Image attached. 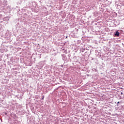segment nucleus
I'll list each match as a JSON object with an SVG mask.
<instances>
[{
    "label": "nucleus",
    "instance_id": "obj_1",
    "mask_svg": "<svg viewBox=\"0 0 124 124\" xmlns=\"http://www.w3.org/2000/svg\"><path fill=\"white\" fill-rule=\"evenodd\" d=\"M114 35H115V36H119V35H120V32H119V31H117L116 32V33H115Z\"/></svg>",
    "mask_w": 124,
    "mask_h": 124
},
{
    "label": "nucleus",
    "instance_id": "obj_2",
    "mask_svg": "<svg viewBox=\"0 0 124 124\" xmlns=\"http://www.w3.org/2000/svg\"><path fill=\"white\" fill-rule=\"evenodd\" d=\"M117 103H118V104H119V103H120V102H118Z\"/></svg>",
    "mask_w": 124,
    "mask_h": 124
},
{
    "label": "nucleus",
    "instance_id": "obj_3",
    "mask_svg": "<svg viewBox=\"0 0 124 124\" xmlns=\"http://www.w3.org/2000/svg\"><path fill=\"white\" fill-rule=\"evenodd\" d=\"M6 114H7V113H5V115H6Z\"/></svg>",
    "mask_w": 124,
    "mask_h": 124
}]
</instances>
